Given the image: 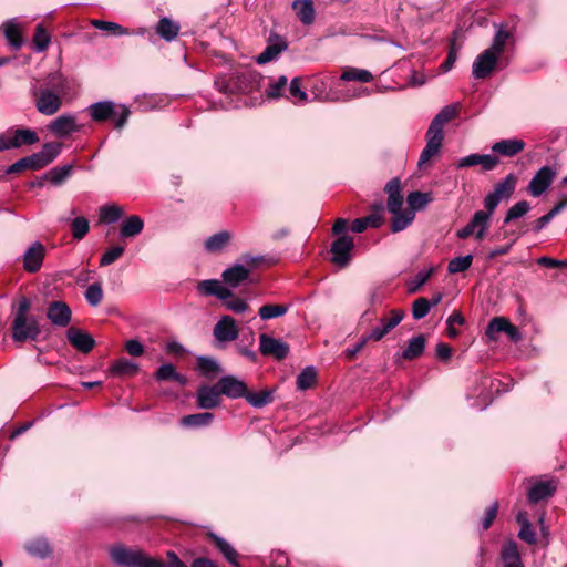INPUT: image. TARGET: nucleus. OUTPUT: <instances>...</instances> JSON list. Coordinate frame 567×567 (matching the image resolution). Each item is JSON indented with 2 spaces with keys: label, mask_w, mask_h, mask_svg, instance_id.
Masks as SVG:
<instances>
[{
  "label": "nucleus",
  "mask_w": 567,
  "mask_h": 567,
  "mask_svg": "<svg viewBox=\"0 0 567 567\" xmlns=\"http://www.w3.org/2000/svg\"><path fill=\"white\" fill-rule=\"evenodd\" d=\"M47 87H34L31 92L35 107L43 115H53L62 106L61 95L68 89V81L61 73L50 74Z\"/></svg>",
  "instance_id": "obj_1"
},
{
  "label": "nucleus",
  "mask_w": 567,
  "mask_h": 567,
  "mask_svg": "<svg viewBox=\"0 0 567 567\" xmlns=\"http://www.w3.org/2000/svg\"><path fill=\"white\" fill-rule=\"evenodd\" d=\"M456 115L457 107L455 105H447L434 116L425 134L426 145L421 152L419 166L426 164L439 153L443 141V127L447 122L455 118Z\"/></svg>",
  "instance_id": "obj_2"
},
{
  "label": "nucleus",
  "mask_w": 567,
  "mask_h": 567,
  "mask_svg": "<svg viewBox=\"0 0 567 567\" xmlns=\"http://www.w3.org/2000/svg\"><path fill=\"white\" fill-rule=\"evenodd\" d=\"M31 303L28 298L22 297L18 303L14 318L11 324L12 339L17 342L37 340L41 330L34 317L28 318Z\"/></svg>",
  "instance_id": "obj_3"
},
{
  "label": "nucleus",
  "mask_w": 567,
  "mask_h": 567,
  "mask_svg": "<svg viewBox=\"0 0 567 567\" xmlns=\"http://www.w3.org/2000/svg\"><path fill=\"white\" fill-rule=\"evenodd\" d=\"M527 499L530 504H537L551 497L557 489V481L554 478L530 477L527 478Z\"/></svg>",
  "instance_id": "obj_4"
},
{
  "label": "nucleus",
  "mask_w": 567,
  "mask_h": 567,
  "mask_svg": "<svg viewBox=\"0 0 567 567\" xmlns=\"http://www.w3.org/2000/svg\"><path fill=\"white\" fill-rule=\"evenodd\" d=\"M488 214L483 210H477L473 218L461 229L457 230L456 236L460 239H466L472 235H475L477 240H482L485 237L486 230L489 226Z\"/></svg>",
  "instance_id": "obj_5"
},
{
  "label": "nucleus",
  "mask_w": 567,
  "mask_h": 567,
  "mask_svg": "<svg viewBox=\"0 0 567 567\" xmlns=\"http://www.w3.org/2000/svg\"><path fill=\"white\" fill-rule=\"evenodd\" d=\"M354 248L353 238L348 235L338 237L331 245L332 259L339 268H344L352 259V250Z\"/></svg>",
  "instance_id": "obj_6"
},
{
  "label": "nucleus",
  "mask_w": 567,
  "mask_h": 567,
  "mask_svg": "<svg viewBox=\"0 0 567 567\" xmlns=\"http://www.w3.org/2000/svg\"><path fill=\"white\" fill-rule=\"evenodd\" d=\"M501 332L506 333L513 341H518L522 338L518 328L511 323L509 320L504 317H495L488 322L485 336L489 341H495Z\"/></svg>",
  "instance_id": "obj_7"
},
{
  "label": "nucleus",
  "mask_w": 567,
  "mask_h": 567,
  "mask_svg": "<svg viewBox=\"0 0 567 567\" xmlns=\"http://www.w3.org/2000/svg\"><path fill=\"white\" fill-rule=\"evenodd\" d=\"M289 344L266 333L259 336V351L262 355L284 360L289 354Z\"/></svg>",
  "instance_id": "obj_8"
},
{
  "label": "nucleus",
  "mask_w": 567,
  "mask_h": 567,
  "mask_svg": "<svg viewBox=\"0 0 567 567\" xmlns=\"http://www.w3.org/2000/svg\"><path fill=\"white\" fill-rule=\"evenodd\" d=\"M47 318L52 326L66 328L71 322L72 311L68 303L64 301H51L47 307Z\"/></svg>",
  "instance_id": "obj_9"
},
{
  "label": "nucleus",
  "mask_w": 567,
  "mask_h": 567,
  "mask_svg": "<svg viewBox=\"0 0 567 567\" xmlns=\"http://www.w3.org/2000/svg\"><path fill=\"white\" fill-rule=\"evenodd\" d=\"M556 171L549 166L542 167L532 178L527 190L534 197H539L553 183Z\"/></svg>",
  "instance_id": "obj_10"
},
{
  "label": "nucleus",
  "mask_w": 567,
  "mask_h": 567,
  "mask_svg": "<svg viewBox=\"0 0 567 567\" xmlns=\"http://www.w3.org/2000/svg\"><path fill=\"white\" fill-rule=\"evenodd\" d=\"M49 131L58 137H65L72 133L80 132L82 126L76 123L73 114H62L48 125Z\"/></svg>",
  "instance_id": "obj_11"
},
{
  "label": "nucleus",
  "mask_w": 567,
  "mask_h": 567,
  "mask_svg": "<svg viewBox=\"0 0 567 567\" xmlns=\"http://www.w3.org/2000/svg\"><path fill=\"white\" fill-rule=\"evenodd\" d=\"M216 384L220 395L223 394L230 399L245 398L248 390L246 383L234 375L223 377Z\"/></svg>",
  "instance_id": "obj_12"
},
{
  "label": "nucleus",
  "mask_w": 567,
  "mask_h": 567,
  "mask_svg": "<svg viewBox=\"0 0 567 567\" xmlns=\"http://www.w3.org/2000/svg\"><path fill=\"white\" fill-rule=\"evenodd\" d=\"M214 338L219 342H230L238 338L236 321L230 316H223L213 329Z\"/></svg>",
  "instance_id": "obj_13"
},
{
  "label": "nucleus",
  "mask_w": 567,
  "mask_h": 567,
  "mask_svg": "<svg viewBox=\"0 0 567 567\" xmlns=\"http://www.w3.org/2000/svg\"><path fill=\"white\" fill-rule=\"evenodd\" d=\"M498 56L494 55L492 51L484 50L477 55L473 63V76L475 79H485L495 70Z\"/></svg>",
  "instance_id": "obj_14"
},
{
  "label": "nucleus",
  "mask_w": 567,
  "mask_h": 567,
  "mask_svg": "<svg viewBox=\"0 0 567 567\" xmlns=\"http://www.w3.org/2000/svg\"><path fill=\"white\" fill-rule=\"evenodd\" d=\"M404 312L400 309H393L391 311V318H381L380 324L371 330L369 334L370 340L380 341L386 336L392 329H394L403 319Z\"/></svg>",
  "instance_id": "obj_15"
},
{
  "label": "nucleus",
  "mask_w": 567,
  "mask_h": 567,
  "mask_svg": "<svg viewBox=\"0 0 567 567\" xmlns=\"http://www.w3.org/2000/svg\"><path fill=\"white\" fill-rule=\"evenodd\" d=\"M66 338L73 348L83 353H89L95 346V340L91 334L75 327L68 329Z\"/></svg>",
  "instance_id": "obj_16"
},
{
  "label": "nucleus",
  "mask_w": 567,
  "mask_h": 567,
  "mask_svg": "<svg viewBox=\"0 0 567 567\" xmlns=\"http://www.w3.org/2000/svg\"><path fill=\"white\" fill-rule=\"evenodd\" d=\"M499 163V159L495 155L489 154H471L465 157H462L458 163V168L471 167L475 165H481L484 171L494 169Z\"/></svg>",
  "instance_id": "obj_17"
},
{
  "label": "nucleus",
  "mask_w": 567,
  "mask_h": 567,
  "mask_svg": "<svg viewBox=\"0 0 567 567\" xmlns=\"http://www.w3.org/2000/svg\"><path fill=\"white\" fill-rule=\"evenodd\" d=\"M44 254V246L40 241L33 243L24 252V269L28 272L38 271L42 266Z\"/></svg>",
  "instance_id": "obj_18"
},
{
  "label": "nucleus",
  "mask_w": 567,
  "mask_h": 567,
  "mask_svg": "<svg viewBox=\"0 0 567 567\" xmlns=\"http://www.w3.org/2000/svg\"><path fill=\"white\" fill-rule=\"evenodd\" d=\"M220 393L217 384L213 386L204 385L197 390L196 403L199 409L209 410L219 405Z\"/></svg>",
  "instance_id": "obj_19"
},
{
  "label": "nucleus",
  "mask_w": 567,
  "mask_h": 567,
  "mask_svg": "<svg viewBox=\"0 0 567 567\" xmlns=\"http://www.w3.org/2000/svg\"><path fill=\"white\" fill-rule=\"evenodd\" d=\"M197 289L203 295L216 296L220 300H227L233 297V292L215 279L200 281Z\"/></svg>",
  "instance_id": "obj_20"
},
{
  "label": "nucleus",
  "mask_w": 567,
  "mask_h": 567,
  "mask_svg": "<svg viewBox=\"0 0 567 567\" xmlns=\"http://www.w3.org/2000/svg\"><path fill=\"white\" fill-rule=\"evenodd\" d=\"M87 112L93 121L103 122L116 114V107L112 101H101L91 104Z\"/></svg>",
  "instance_id": "obj_21"
},
{
  "label": "nucleus",
  "mask_w": 567,
  "mask_h": 567,
  "mask_svg": "<svg viewBox=\"0 0 567 567\" xmlns=\"http://www.w3.org/2000/svg\"><path fill=\"white\" fill-rule=\"evenodd\" d=\"M388 193V209L390 213H396L402 208L403 197L401 195V182L399 178H392L385 185Z\"/></svg>",
  "instance_id": "obj_22"
},
{
  "label": "nucleus",
  "mask_w": 567,
  "mask_h": 567,
  "mask_svg": "<svg viewBox=\"0 0 567 567\" xmlns=\"http://www.w3.org/2000/svg\"><path fill=\"white\" fill-rule=\"evenodd\" d=\"M250 275V270L243 265H234L230 268H227L221 277L225 284L229 287L236 288L244 281L248 280Z\"/></svg>",
  "instance_id": "obj_23"
},
{
  "label": "nucleus",
  "mask_w": 567,
  "mask_h": 567,
  "mask_svg": "<svg viewBox=\"0 0 567 567\" xmlns=\"http://www.w3.org/2000/svg\"><path fill=\"white\" fill-rule=\"evenodd\" d=\"M525 143L518 138L502 140L492 146V151L503 156L512 157L520 153Z\"/></svg>",
  "instance_id": "obj_24"
},
{
  "label": "nucleus",
  "mask_w": 567,
  "mask_h": 567,
  "mask_svg": "<svg viewBox=\"0 0 567 567\" xmlns=\"http://www.w3.org/2000/svg\"><path fill=\"white\" fill-rule=\"evenodd\" d=\"M501 557L504 567H524L517 543L513 540L503 545Z\"/></svg>",
  "instance_id": "obj_25"
},
{
  "label": "nucleus",
  "mask_w": 567,
  "mask_h": 567,
  "mask_svg": "<svg viewBox=\"0 0 567 567\" xmlns=\"http://www.w3.org/2000/svg\"><path fill=\"white\" fill-rule=\"evenodd\" d=\"M179 30V24L167 17L159 19L155 27L156 33L167 42L173 41L178 35Z\"/></svg>",
  "instance_id": "obj_26"
},
{
  "label": "nucleus",
  "mask_w": 567,
  "mask_h": 567,
  "mask_svg": "<svg viewBox=\"0 0 567 567\" xmlns=\"http://www.w3.org/2000/svg\"><path fill=\"white\" fill-rule=\"evenodd\" d=\"M292 9L296 11L299 20L309 25L315 20V8L311 0H295L292 3Z\"/></svg>",
  "instance_id": "obj_27"
},
{
  "label": "nucleus",
  "mask_w": 567,
  "mask_h": 567,
  "mask_svg": "<svg viewBox=\"0 0 567 567\" xmlns=\"http://www.w3.org/2000/svg\"><path fill=\"white\" fill-rule=\"evenodd\" d=\"M210 539L213 540L216 548L224 555V557L234 566L239 567L237 563V551L235 548L223 537L217 536L216 534H209Z\"/></svg>",
  "instance_id": "obj_28"
},
{
  "label": "nucleus",
  "mask_w": 567,
  "mask_h": 567,
  "mask_svg": "<svg viewBox=\"0 0 567 567\" xmlns=\"http://www.w3.org/2000/svg\"><path fill=\"white\" fill-rule=\"evenodd\" d=\"M143 228V219L137 215H132L122 223L120 233L123 238H130L141 234Z\"/></svg>",
  "instance_id": "obj_29"
},
{
  "label": "nucleus",
  "mask_w": 567,
  "mask_h": 567,
  "mask_svg": "<svg viewBox=\"0 0 567 567\" xmlns=\"http://www.w3.org/2000/svg\"><path fill=\"white\" fill-rule=\"evenodd\" d=\"M425 349V338L423 334L413 337L408 347L402 351V358L404 360H414L419 358Z\"/></svg>",
  "instance_id": "obj_30"
},
{
  "label": "nucleus",
  "mask_w": 567,
  "mask_h": 567,
  "mask_svg": "<svg viewBox=\"0 0 567 567\" xmlns=\"http://www.w3.org/2000/svg\"><path fill=\"white\" fill-rule=\"evenodd\" d=\"M392 214L393 218L391 223V230L393 233L404 230L409 225L412 224L415 218V213L413 210L402 212V208L399 212Z\"/></svg>",
  "instance_id": "obj_31"
},
{
  "label": "nucleus",
  "mask_w": 567,
  "mask_h": 567,
  "mask_svg": "<svg viewBox=\"0 0 567 567\" xmlns=\"http://www.w3.org/2000/svg\"><path fill=\"white\" fill-rule=\"evenodd\" d=\"M214 420V414L210 412H203L189 414L181 420V424L186 427H202L209 425Z\"/></svg>",
  "instance_id": "obj_32"
},
{
  "label": "nucleus",
  "mask_w": 567,
  "mask_h": 567,
  "mask_svg": "<svg viewBox=\"0 0 567 567\" xmlns=\"http://www.w3.org/2000/svg\"><path fill=\"white\" fill-rule=\"evenodd\" d=\"M155 379L157 381L173 380L179 384H185L187 381L184 375L176 372L174 365L171 363L162 364L155 372Z\"/></svg>",
  "instance_id": "obj_33"
},
{
  "label": "nucleus",
  "mask_w": 567,
  "mask_h": 567,
  "mask_svg": "<svg viewBox=\"0 0 567 567\" xmlns=\"http://www.w3.org/2000/svg\"><path fill=\"white\" fill-rule=\"evenodd\" d=\"M13 147H20L22 145H32L39 142L38 134L29 128H18L12 133Z\"/></svg>",
  "instance_id": "obj_34"
},
{
  "label": "nucleus",
  "mask_w": 567,
  "mask_h": 567,
  "mask_svg": "<svg viewBox=\"0 0 567 567\" xmlns=\"http://www.w3.org/2000/svg\"><path fill=\"white\" fill-rule=\"evenodd\" d=\"M287 49V43L285 41H279L277 43H272L267 45V48L256 58V62L258 64H266L272 60H275L279 53Z\"/></svg>",
  "instance_id": "obj_35"
},
{
  "label": "nucleus",
  "mask_w": 567,
  "mask_h": 567,
  "mask_svg": "<svg viewBox=\"0 0 567 567\" xmlns=\"http://www.w3.org/2000/svg\"><path fill=\"white\" fill-rule=\"evenodd\" d=\"M28 553L34 557L47 558L51 555V547L45 538H37L25 546Z\"/></svg>",
  "instance_id": "obj_36"
},
{
  "label": "nucleus",
  "mask_w": 567,
  "mask_h": 567,
  "mask_svg": "<svg viewBox=\"0 0 567 567\" xmlns=\"http://www.w3.org/2000/svg\"><path fill=\"white\" fill-rule=\"evenodd\" d=\"M230 238V233L219 231L207 238L205 241V248L210 252L219 251L229 243Z\"/></svg>",
  "instance_id": "obj_37"
},
{
  "label": "nucleus",
  "mask_w": 567,
  "mask_h": 567,
  "mask_svg": "<svg viewBox=\"0 0 567 567\" xmlns=\"http://www.w3.org/2000/svg\"><path fill=\"white\" fill-rule=\"evenodd\" d=\"M245 399L254 408H262V406H266V405H268V404H270L272 402L274 394L269 390H262V391H260L258 393L249 392L247 390Z\"/></svg>",
  "instance_id": "obj_38"
},
{
  "label": "nucleus",
  "mask_w": 567,
  "mask_h": 567,
  "mask_svg": "<svg viewBox=\"0 0 567 567\" xmlns=\"http://www.w3.org/2000/svg\"><path fill=\"white\" fill-rule=\"evenodd\" d=\"M110 371L112 374L118 377L134 375L138 371V367L127 359H120L112 364Z\"/></svg>",
  "instance_id": "obj_39"
},
{
  "label": "nucleus",
  "mask_w": 567,
  "mask_h": 567,
  "mask_svg": "<svg viewBox=\"0 0 567 567\" xmlns=\"http://www.w3.org/2000/svg\"><path fill=\"white\" fill-rule=\"evenodd\" d=\"M288 309L287 305L267 303L259 308L258 315L262 320H270L286 315Z\"/></svg>",
  "instance_id": "obj_40"
},
{
  "label": "nucleus",
  "mask_w": 567,
  "mask_h": 567,
  "mask_svg": "<svg viewBox=\"0 0 567 567\" xmlns=\"http://www.w3.org/2000/svg\"><path fill=\"white\" fill-rule=\"evenodd\" d=\"M515 186L516 177L513 174H509L495 185L492 193L502 199L503 197H509L514 193Z\"/></svg>",
  "instance_id": "obj_41"
},
{
  "label": "nucleus",
  "mask_w": 567,
  "mask_h": 567,
  "mask_svg": "<svg viewBox=\"0 0 567 567\" xmlns=\"http://www.w3.org/2000/svg\"><path fill=\"white\" fill-rule=\"evenodd\" d=\"M124 208L118 205H105L100 209V219L103 223L112 224L124 216Z\"/></svg>",
  "instance_id": "obj_42"
},
{
  "label": "nucleus",
  "mask_w": 567,
  "mask_h": 567,
  "mask_svg": "<svg viewBox=\"0 0 567 567\" xmlns=\"http://www.w3.org/2000/svg\"><path fill=\"white\" fill-rule=\"evenodd\" d=\"M72 168V165L53 167L44 175V178L49 179L53 185H61L71 175Z\"/></svg>",
  "instance_id": "obj_43"
},
{
  "label": "nucleus",
  "mask_w": 567,
  "mask_h": 567,
  "mask_svg": "<svg viewBox=\"0 0 567 567\" xmlns=\"http://www.w3.org/2000/svg\"><path fill=\"white\" fill-rule=\"evenodd\" d=\"M406 200L409 206L411 207L410 210H413L415 213V210H421L425 208V206L432 200V197L429 193L415 190L411 192L408 195Z\"/></svg>",
  "instance_id": "obj_44"
},
{
  "label": "nucleus",
  "mask_w": 567,
  "mask_h": 567,
  "mask_svg": "<svg viewBox=\"0 0 567 567\" xmlns=\"http://www.w3.org/2000/svg\"><path fill=\"white\" fill-rule=\"evenodd\" d=\"M317 373L315 368L307 367L305 368L297 377V388L298 390L306 391L312 388L316 383Z\"/></svg>",
  "instance_id": "obj_45"
},
{
  "label": "nucleus",
  "mask_w": 567,
  "mask_h": 567,
  "mask_svg": "<svg viewBox=\"0 0 567 567\" xmlns=\"http://www.w3.org/2000/svg\"><path fill=\"white\" fill-rule=\"evenodd\" d=\"M341 80L369 83L373 80V75L368 70L350 68L342 73Z\"/></svg>",
  "instance_id": "obj_46"
},
{
  "label": "nucleus",
  "mask_w": 567,
  "mask_h": 567,
  "mask_svg": "<svg viewBox=\"0 0 567 567\" xmlns=\"http://www.w3.org/2000/svg\"><path fill=\"white\" fill-rule=\"evenodd\" d=\"M197 368L205 377L208 378L221 370L219 363L209 357H199L197 359Z\"/></svg>",
  "instance_id": "obj_47"
},
{
  "label": "nucleus",
  "mask_w": 567,
  "mask_h": 567,
  "mask_svg": "<svg viewBox=\"0 0 567 567\" xmlns=\"http://www.w3.org/2000/svg\"><path fill=\"white\" fill-rule=\"evenodd\" d=\"M91 24L99 30L110 32L114 35H126L130 33L126 28L111 21L92 20Z\"/></svg>",
  "instance_id": "obj_48"
},
{
  "label": "nucleus",
  "mask_w": 567,
  "mask_h": 567,
  "mask_svg": "<svg viewBox=\"0 0 567 567\" xmlns=\"http://www.w3.org/2000/svg\"><path fill=\"white\" fill-rule=\"evenodd\" d=\"M436 268L431 267L429 269H422L420 270L414 279L410 281L408 286V291L410 293H415L419 291V289L431 278V276L435 272Z\"/></svg>",
  "instance_id": "obj_49"
},
{
  "label": "nucleus",
  "mask_w": 567,
  "mask_h": 567,
  "mask_svg": "<svg viewBox=\"0 0 567 567\" xmlns=\"http://www.w3.org/2000/svg\"><path fill=\"white\" fill-rule=\"evenodd\" d=\"M62 144L58 142L45 143L40 152V156L49 165L52 163L61 153Z\"/></svg>",
  "instance_id": "obj_50"
},
{
  "label": "nucleus",
  "mask_w": 567,
  "mask_h": 567,
  "mask_svg": "<svg viewBox=\"0 0 567 567\" xmlns=\"http://www.w3.org/2000/svg\"><path fill=\"white\" fill-rule=\"evenodd\" d=\"M71 234L76 240H81L85 237L89 231V220L85 217H75L71 221Z\"/></svg>",
  "instance_id": "obj_51"
},
{
  "label": "nucleus",
  "mask_w": 567,
  "mask_h": 567,
  "mask_svg": "<svg viewBox=\"0 0 567 567\" xmlns=\"http://www.w3.org/2000/svg\"><path fill=\"white\" fill-rule=\"evenodd\" d=\"M473 261L472 255L453 258L447 266L450 274H458L467 270Z\"/></svg>",
  "instance_id": "obj_52"
},
{
  "label": "nucleus",
  "mask_w": 567,
  "mask_h": 567,
  "mask_svg": "<svg viewBox=\"0 0 567 567\" xmlns=\"http://www.w3.org/2000/svg\"><path fill=\"white\" fill-rule=\"evenodd\" d=\"M509 38V33L503 29H499L492 42V45L486 49V51H492V53L499 58V55L503 53L505 43Z\"/></svg>",
  "instance_id": "obj_53"
},
{
  "label": "nucleus",
  "mask_w": 567,
  "mask_h": 567,
  "mask_svg": "<svg viewBox=\"0 0 567 567\" xmlns=\"http://www.w3.org/2000/svg\"><path fill=\"white\" fill-rule=\"evenodd\" d=\"M530 209L529 204L526 200H520L513 205L504 219V224H508L509 221L523 217Z\"/></svg>",
  "instance_id": "obj_54"
},
{
  "label": "nucleus",
  "mask_w": 567,
  "mask_h": 567,
  "mask_svg": "<svg viewBox=\"0 0 567 567\" xmlns=\"http://www.w3.org/2000/svg\"><path fill=\"white\" fill-rule=\"evenodd\" d=\"M85 299L93 307L100 305L103 299V289L101 284L94 282L90 285L85 291Z\"/></svg>",
  "instance_id": "obj_55"
},
{
  "label": "nucleus",
  "mask_w": 567,
  "mask_h": 567,
  "mask_svg": "<svg viewBox=\"0 0 567 567\" xmlns=\"http://www.w3.org/2000/svg\"><path fill=\"white\" fill-rule=\"evenodd\" d=\"M49 43H50V35L48 34L45 29L41 24H39L35 28V32L33 35V44H34L35 49L39 52H42L48 48Z\"/></svg>",
  "instance_id": "obj_56"
},
{
  "label": "nucleus",
  "mask_w": 567,
  "mask_h": 567,
  "mask_svg": "<svg viewBox=\"0 0 567 567\" xmlns=\"http://www.w3.org/2000/svg\"><path fill=\"white\" fill-rule=\"evenodd\" d=\"M431 310V303L426 298H417L413 302L412 315L413 318L420 320L424 318Z\"/></svg>",
  "instance_id": "obj_57"
},
{
  "label": "nucleus",
  "mask_w": 567,
  "mask_h": 567,
  "mask_svg": "<svg viewBox=\"0 0 567 567\" xmlns=\"http://www.w3.org/2000/svg\"><path fill=\"white\" fill-rule=\"evenodd\" d=\"M288 84V79L286 75H281L278 80L269 85L267 89V95L270 99H278L282 95V91L286 89Z\"/></svg>",
  "instance_id": "obj_58"
},
{
  "label": "nucleus",
  "mask_w": 567,
  "mask_h": 567,
  "mask_svg": "<svg viewBox=\"0 0 567 567\" xmlns=\"http://www.w3.org/2000/svg\"><path fill=\"white\" fill-rule=\"evenodd\" d=\"M4 33L10 45L14 49H20L22 45V38L19 28L14 24H8L4 29Z\"/></svg>",
  "instance_id": "obj_59"
},
{
  "label": "nucleus",
  "mask_w": 567,
  "mask_h": 567,
  "mask_svg": "<svg viewBox=\"0 0 567 567\" xmlns=\"http://www.w3.org/2000/svg\"><path fill=\"white\" fill-rule=\"evenodd\" d=\"M289 93L291 97L306 102L308 100V94L306 91L301 90V78L296 76L291 80L289 85Z\"/></svg>",
  "instance_id": "obj_60"
},
{
  "label": "nucleus",
  "mask_w": 567,
  "mask_h": 567,
  "mask_svg": "<svg viewBox=\"0 0 567 567\" xmlns=\"http://www.w3.org/2000/svg\"><path fill=\"white\" fill-rule=\"evenodd\" d=\"M124 252V247L122 246H114L106 250L104 255L101 258L100 265L101 266H109L113 264L115 260H117Z\"/></svg>",
  "instance_id": "obj_61"
},
{
  "label": "nucleus",
  "mask_w": 567,
  "mask_h": 567,
  "mask_svg": "<svg viewBox=\"0 0 567 567\" xmlns=\"http://www.w3.org/2000/svg\"><path fill=\"white\" fill-rule=\"evenodd\" d=\"M565 202H560L556 207H554L549 213L545 214L540 218L535 221L534 230L536 233L540 231L550 220L551 218L564 207Z\"/></svg>",
  "instance_id": "obj_62"
},
{
  "label": "nucleus",
  "mask_w": 567,
  "mask_h": 567,
  "mask_svg": "<svg viewBox=\"0 0 567 567\" xmlns=\"http://www.w3.org/2000/svg\"><path fill=\"white\" fill-rule=\"evenodd\" d=\"M118 110L120 111L116 110V114L112 116L114 117V127L116 130H121L122 127H124L131 114L130 109L125 105H120Z\"/></svg>",
  "instance_id": "obj_63"
},
{
  "label": "nucleus",
  "mask_w": 567,
  "mask_h": 567,
  "mask_svg": "<svg viewBox=\"0 0 567 567\" xmlns=\"http://www.w3.org/2000/svg\"><path fill=\"white\" fill-rule=\"evenodd\" d=\"M501 199L494 195L493 193H489L484 198V207L485 209L483 213L488 214V218H492V215L494 214L495 209L497 208Z\"/></svg>",
  "instance_id": "obj_64"
}]
</instances>
